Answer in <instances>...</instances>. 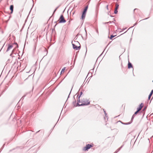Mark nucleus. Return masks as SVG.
<instances>
[{
    "instance_id": "f3484780",
    "label": "nucleus",
    "mask_w": 153,
    "mask_h": 153,
    "mask_svg": "<svg viewBox=\"0 0 153 153\" xmlns=\"http://www.w3.org/2000/svg\"><path fill=\"white\" fill-rule=\"evenodd\" d=\"M108 5H106V8L107 9V10H108Z\"/></svg>"
},
{
    "instance_id": "20e7f679",
    "label": "nucleus",
    "mask_w": 153,
    "mask_h": 153,
    "mask_svg": "<svg viewBox=\"0 0 153 153\" xmlns=\"http://www.w3.org/2000/svg\"><path fill=\"white\" fill-rule=\"evenodd\" d=\"M58 22L60 23H65V22H66V21L63 15H62L60 16L58 20Z\"/></svg>"
},
{
    "instance_id": "dca6fc26",
    "label": "nucleus",
    "mask_w": 153,
    "mask_h": 153,
    "mask_svg": "<svg viewBox=\"0 0 153 153\" xmlns=\"http://www.w3.org/2000/svg\"><path fill=\"white\" fill-rule=\"evenodd\" d=\"M151 96H152L150 95H149V98H148V99L149 100H150V99L151 98Z\"/></svg>"
},
{
    "instance_id": "6ab92c4d",
    "label": "nucleus",
    "mask_w": 153,
    "mask_h": 153,
    "mask_svg": "<svg viewBox=\"0 0 153 153\" xmlns=\"http://www.w3.org/2000/svg\"><path fill=\"white\" fill-rule=\"evenodd\" d=\"M122 67H123L122 64Z\"/></svg>"
},
{
    "instance_id": "f03ea898",
    "label": "nucleus",
    "mask_w": 153,
    "mask_h": 153,
    "mask_svg": "<svg viewBox=\"0 0 153 153\" xmlns=\"http://www.w3.org/2000/svg\"><path fill=\"white\" fill-rule=\"evenodd\" d=\"M73 48L76 50H79L80 48L79 43L77 41H74L73 43H72Z\"/></svg>"
},
{
    "instance_id": "aec40b11",
    "label": "nucleus",
    "mask_w": 153,
    "mask_h": 153,
    "mask_svg": "<svg viewBox=\"0 0 153 153\" xmlns=\"http://www.w3.org/2000/svg\"><path fill=\"white\" fill-rule=\"evenodd\" d=\"M152 82H153V81H152Z\"/></svg>"
},
{
    "instance_id": "f257e3e1",
    "label": "nucleus",
    "mask_w": 153,
    "mask_h": 153,
    "mask_svg": "<svg viewBox=\"0 0 153 153\" xmlns=\"http://www.w3.org/2000/svg\"><path fill=\"white\" fill-rule=\"evenodd\" d=\"M79 105H87L90 103V101L85 98H82V97L79 96Z\"/></svg>"
},
{
    "instance_id": "a211bd4d",
    "label": "nucleus",
    "mask_w": 153,
    "mask_h": 153,
    "mask_svg": "<svg viewBox=\"0 0 153 153\" xmlns=\"http://www.w3.org/2000/svg\"><path fill=\"white\" fill-rule=\"evenodd\" d=\"M139 111H138V110L136 111V112L134 113V114H136Z\"/></svg>"
},
{
    "instance_id": "9d476101",
    "label": "nucleus",
    "mask_w": 153,
    "mask_h": 153,
    "mask_svg": "<svg viewBox=\"0 0 153 153\" xmlns=\"http://www.w3.org/2000/svg\"><path fill=\"white\" fill-rule=\"evenodd\" d=\"M128 68H132V65H131V63L129 62V61L128 62Z\"/></svg>"
},
{
    "instance_id": "2eb2a0df",
    "label": "nucleus",
    "mask_w": 153,
    "mask_h": 153,
    "mask_svg": "<svg viewBox=\"0 0 153 153\" xmlns=\"http://www.w3.org/2000/svg\"><path fill=\"white\" fill-rule=\"evenodd\" d=\"M115 36H113V35H111V36L110 39H111L113 37Z\"/></svg>"
},
{
    "instance_id": "ddd939ff",
    "label": "nucleus",
    "mask_w": 153,
    "mask_h": 153,
    "mask_svg": "<svg viewBox=\"0 0 153 153\" xmlns=\"http://www.w3.org/2000/svg\"><path fill=\"white\" fill-rule=\"evenodd\" d=\"M153 93V90H152L151 92L150 93L149 95L152 96V95Z\"/></svg>"
},
{
    "instance_id": "0eeeda50",
    "label": "nucleus",
    "mask_w": 153,
    "mask_h": 153,
    "mask_svg": "<svg viewBox=\"0 0 153 153\" xmlns=\"http://www.w3.org/2000/svg\"><path fill=\"white\" fill-rule=\"evenodd\" d=\"M143 103H141L137 108L138 111H140L143 107Z\"/></svg>"
},
{
    "instance_id": "4468645a",
    "label": "nucleus",
    "mask_w": 153,
    "mask_h": 153,
    "mask_svg": "<svg viewBox=\"0 0 153 153\" xmlns=\"http://www.w3.org/2000/svg\"><path fill=\"white\" fill-rule=\"evenodd\" d=\"M136 10H137V11H140L138 9H137V8L134 9V11L135 12Z\"/></svg>"
},
{
    "instance_id": "39448f33",
    "label": "nucleus",
    "mask_w": 153,
    "mask_h": 153,
    "mask_svg": "<svg viewBox=\"0 0 153 153\" xmlns=\"http://www.w3.org/2000/svg\"><path fill=\"white\" fill-rule=\"evenodd\" d=\"M88 6H87L85 7V8L84 9V10L82 13V19H85L86 16V11L88 8Z\"/></svg>"
},
{
    "instance_id": "6e6552de",
    "label": "nucleus",
    "mask_w": 153,
    "mask_h": 153,
    "mask_svg": "<svg viewBox=\"0 0 153 153\" xmlns=\"http://www.w3.org/2000/svg\"><path fill=\"white\" fill-rule=\"evenodd\" d=\"M14 8V6L13 5H11L10 7V9L11 11V12H10L11 13H12L13 12V9Z\"/></svg>"
},
{
    "instance_id": "1a4fd4ad",
    "label": "nucleus",
    "mask_w": 153,
    "mask_h": 153,
    "mask_svg": "<svg viewBox=\"0 0 153 153\" xmlns=\"http://www.w3.org/2000/svg\"><path fill=\"white\" fill-rule=\"evenodd\" d=\"M13 46L12 45H10L8 47L7 49V51H9L11 48H12Z\"/></svg>"
},
{
    "instance_id": "9b49d317",
    "label": "nucleus",
    "mask_w": 153,
    "mask_h": 153,
    "mask_svg": "<svg viewBox=\"0 0 153 153\" xmlns=\"http://www.w3.org/2000/svg\"><path fill=\"white\" fill-rule=\"evenodd\" d=\"M65 67H64L62 69V71L61 72V73H64L65 70Z\"/></svg>"
},
{
    "instance_id": "7ed1b4c3",
    "label": "nucleus",
    "mask_w": 153,
    "mask_h": 153,
    "mask_svg": "<svg viewBox=\"0 0 153 153\" xmlns=\"http://www.w3.org/2000/svg\"><path fill=\"white\" fill-rule=\"evenodd\" d=\"M94 146V144H88L86 145L84 147L83 149V150L84 151H88V149Z\"/></svg>"
},
{
    "instance_id": "423d86ee",
    "label": "nucleus",
    "mask_w": 153,
    "mask_h": 153,
    "mask_svg": "<svg viewBox=\"0 0 153 153\" xmlns=\"http://www.w3.org/2000/svg\"><path fill=\"white\" fill-rule=\"evenodd\" d=\"M116 7L115 8V9L114 12L116 14L117 13V9L119 7V5L117 4H116Z\"/></svg>"
},
{
    "instance_id": "f8f14e48",
    "label": "nucleus",
    "mask_w": 153,
    "mask_h": 153,
    "mask_svg": "<svg viewBox=\"0 0 153 153\" xmlns=\"http://www.w3.org/2000/svg\"><path fill=\"white\" fill-rule=\"evenodd\" d=\"M153 93V90H152L151 92L150 93L149 95L152 96V95Z\"/></svg>"
}]
</instances>
